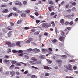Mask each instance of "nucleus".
<instances>
[{"instance_id":"obj_1","label":"nucleus","mask_w":78,"mask_h":78,"mask_svg":"<svg viewBox=\"0 0 78 78\" xmlns=\"http://www.w3.org/2000/svg\"><path fill=\"white\" fill-rule=\"evenodd\" d=\"M64 67L65 68H66V69H64V71L66 72H68L69 70H70V71H72L73 70L72 66L70 64L65 65Z\"/></svg>"},{"instance_id":"obj_2","label":"nucleus","mask_w":78,"mask_h":78,"mask_svg":"<svg viewBox=\"0 0 78 78\" xmlns=\"http://www.w3.org/2000/svg\"><path fill=\"white\" fill-rule=\"evenodd\" d=\"M64 31L65 32L63 31H61V35H62L63 36H64V37H66V35L68 33H69V31L67 30V29H65Z\"/></svg>"},{"instance_id":"obj_3","label":"nucleus","mask_w":78,"mask_h":78,"mask_svg":"<svg viewBox=\"0 0 78 78\" xmlns=\"http://www.w3.org/2000/svg\"><path fill=\"white\" fill-rule=\"evenodd\" d=\"M6 44L7 45H8L9 47H14L16 46V44L14 43H11V42H6Z\"/></svg>"},{"instance_id":"obj_4","label":"nucleus","mask_w":78,"mask_h":78,"mask_svg":"<svg viewBox=\"0 0 78 78\" xmlns=\"http://www.w3.org/2000/svg\"><path fill=\"white\" fill-rule=\"evenodd\" d=\"M12 52L13 53H17V52H18V53H23V51L21 50L18 51L16 50H12Z\"/></svg>"},{"instance_id":"obj_5","label":"nucleus","mask_w":78,"mask_h":78,"mask_svg":"<svg viewBox=\"0 0 78 78\" xmlns=\"http://www.w3.org/2000/svg\"><path fill=\"white\" fill-rule=\"evenodd\" d=\"M42 27L44 28H48V24L47 23H44L43 24Z\"/></svg>"},{"instance_id":"obj_6","label":"nucleus","mask_w":78,"mask_h":78,"mask_svg":"<svg viewBox=\"0 0 78 78\" xmlns=\"http://www.w3.org/2000/svg\"><path fill=\"white\" fill-rule=\"evenodd\" d=\"M33 50L35 53H39L40 52V50L38 49H34Z\"/></svg>"},{"instance_id":"obj_7","label":"nucleus","mask_w":78,"mask_h":78,"mask_svg":"<svg viewBox=\"0 0 78 78\" xmlns=\"http://www.w3.org/2000/svg\"><path fill=\"white\" fill-rule=\"evenodd\" d=\"M56 62H58V64H62V61L60 59H57L56 60Z\"/></svg>"},{"instance_id":"obj_8","label":"nucleus","mask_w":78,"mask_h":78,"mask_svg":"<svg viewBox=\"0 0 78 78\" xmlns=\"http://www.w3.org/2000/svg\"><path fill=\"white\" fill-rule=\"evenodd\" d=\"M64 39H65V38L64 37L62 36L60 37L59 38V40H60L61 41H63V42L64 41Z\"/></svg>"},{"instance_id":"obj_9","label":"nucleus","mask_w":78,"mask_h":78,"mask_svg":"<svg viewBox=\"0 0 78 78\" xmlns=\"http://www.w3.org/2000/svg\"><path fill=\"white\" fill-rule=\"evenodd\" d=\"M53 9L54 8V6H52V5H51L50 7H48V9L49 11H52V9Z\"/></svg>"},{"instance_id":"obj_10","label":"nucleus","mask_w":78,"mask_h":78,"mask_svg":"<svg viewBox=\"0 0 78 78\" xmlns=\"http://www.w3.org/2000/svg\"><path fill=\"white\" fill-rule=\"evenodd\" d=\"M2 12L3 13H8L9 12L8 10L7 9H6L2 11Z\"/></svg>"},{"instance_id":"obj_11","label":"nucleus","mask_w":78,"mask_h":78,"mask_svg":"<svg viewBox=\"0 0 78 78\" xmlns=\"http://www.w3.org/2000/svg\"><path fill=\"white\" fill-rule=\"evenodd\" d=\"M8 36L9 37H10V36H11V35H12V31H9L8 33Z\"/></svg>"},{"instance_id":"obj_12","label":"nucleus","mask_w":78,"mask_h":78,"mask_svg":"<svg viewBox=\"0 0 78 78\" xmlns=\"http://www.w3.org/2000/svg\"><path fill=\"white\" fill-rule=\"evenodd\" d=\"M42 62V60H39L37 61L35 63V64H41V62Z\"/></svg>"},{"instance_id":"obj_13","label":"nucleus","mask_w":78,"mask_h":78,"mask_svg":"<svg viewBox=\"0 0 78 78\" xmlns=\"http://www.w3.org/2000/svg\"><path fill=\"white\" fill-rule=\"evenodd\" d=\"M2 31L4 33H7L8 31V30H7V29L6 28L3 29Z\"/></svg>"},{"instance_id":"obj_14","label":"nucleus","mask_w":78,"mask_h":78,"mask_svg":"<svg viewBox=\"0 0 78 78\" xmlns=\"http://www.w3.org/2000/svg\"><path fill=\"white\" fill-rule=\"evenodd\" d=\"M16 5H19L20 6H22V3L21 2H20L18 3H15Z\"/></svg>"},{"instance_id":"obj_15","label":"nucleus","mask_w":78,"mask_h":78,"mask_svg":"<svg viewBox=\"0 0 78 78\" xmlns=\"http://www.w3.org/2000/svg\"><path fill=\"white\" fill-rule=\"evenodd\" d=\"M51 41L53 43H56V42H58V40H56V39L52 40Z\"/></svg>"},{"instance_id":"obj_16","label":"nucleus","mask_w":78,"mask_h":78,"mask_svg":"<svg viewBox=\"0 0 78 78\" xmlns=\"http://www.w3.org/2000/svg\"><path fill=\"white\" fill-rule=\"evenodd\" d=\"M10 73L11 75H15V74H16V73L14 71H11L10 72Z\"/></svg>"},{"instance_id":"obj_17","label":"nucleus","mask_w":78,"mask_h":78,"mask_svg":"<svg viewBox=\"0 0 78 78\" xmlns=\"http://www.w3.org/2000/svg\"><path fill=\"white\" fill-rule=\"evenodd\" d=\"M20 44V42H18L16 43V45H17V46H18V47H21Z\"/></svg>"},{"instance_id":"obj_18","label":"nucleus","mask_w":78,"mask_h":78,"mask_svg":"<svg viewBox=\"0 0 78 78\" xmlns=\"http://www.w3.org/2000/svg\"><path fill=\"white\" fill-rule=\"evenodd\" d=\"M60 22L62 24V25H63L64 23V20L63 19H61L60 20Z\"/></svg>"},{"instance_id":"obj_19","label":"nucleus","mask_w":78,"mask_h":78,"mask_svg":"<svg viewBox=\"0 0 78 78\" xmlns=\"http://www.w3.org/2000/svg\"><path fill=\"white\" fill-rule=\"evenodd\" d=\"M31 59L32 60V61H37V58H36L33 57L31 58Z\"/></svg>"},{"instance_id":"obj_20","label":"nucleus","mask_w":78,"mask_h":78,"mask_svg":"<svg viewBox=\"0 0 78 78\" xmlns=\"http://www.w3.org/2000/svg\"><path fill=\"white\" fill-rule=\"evenodd\" d=\"M21 17H25L26 16L25 13H22L21 14Z\"/></svg>"},{"instance_id":"obj_21","label":"nucleus","mask_w":78,"mask_h":78,"mask_svg":"<svg viewBox=\"0 0 78 78\" xmlns=\"http://www.w3.org/2000/svg\"><path fill=\"white\" fill-rule=\"evenodd\" d=\"M49 4L51 5H53V2L52 1H48Z\"/></svg>"},{"instance_id":"obj_22","label":"nucleus","mask_w":78,"mask_h":78,"mask_svg":"<svg viewBox=\"0 0 78 78\" xmlns=\"http://www.w3.org/2000/svg\"><path fill=\"white\" fill-rule=\"evenodd\" d=\"M9 57H10V56H9V55H5L4 56V58H5V59H8V58H9Z\"/></svg>"},{"instance_id":"obj_23","label":"nucleus","mask_w":78,"mask_h":78,"mask_svg":"<svg viewBox=\"0 0 78 78\" xmlns=\"http://www.w3.org/2000/svg\"><path fill=\"white\" fill-rule=\"evenodd\" d=\"M46 60L47 61H48V62H49V63L50 64H51V63H52V61L51 60H49L48 59H47Z\"/></svg>"},{"instance_id":"obj_24","label":"nucleus","mask_w":78,"mask_h":78,"mask_svg":"<svg viewBox=\"0 0 78 78\" xmlns=\"http://www.w3.org/2000/svg\"><path fill=\"white\" fill-rule=\"evenodd\" d=\"M3 62H4V63L6 64L7 62H9V60H7V59H5L3 61Z\"/></svg>"},{"instance_id":"obj_25","label":"nucleus","mask_w":78,"mask_h":78,"mask_svg":"<svg viewBox=\"0 0 78 78\" xmlns=\"http://www.w3.org/2000/svg\"><path fill=\"white\" fill-rule=\"evenodd\" d=\"M44 68L45 69H46L47 70H48V69H50V68H49L48 67L46 66H44Z\"/></svg>"},{"instance_id":"obj_26","label":"nucleus","mask_w":78,"mask_h":78,"mask_svg":"<svg viewBox=\"0 0 78 78\" xmlns=\"http://www.w3.org/2000/svg\"><path fill=\"white\" fill-rule=\"evenodd\" d=\"M13 15L14 17H17L18 16V14L17 13H13Z\"/></svg>"},{"instance_id":"obj_27","label":"nucleus","mask_w":78,"mask_h":78,"mask_svg":"<svg viewBox=\"0 0 78 78\" xmlns=\"http://www.w3.org/2000/svg\"><path fill=\"white\" fill-rule=\"evenodd\" d=\"M34 61H30L29 62L30 64H31L32 65H33V64H35V63H34Z\"/></svg>"},{"instance_id":"obj_28","label":"nucleus","mask_w":78,"mask_h":78,"mask_svg":"<svg viewBox=\"0 0 78 78\" xmlns=\"http://www.w3.org/2000/svg\"><path fill=\"white\" fill-rule=\"evenodd\" d=\"M22 22V20H19L18 21V22H17V23L18 24H20V23H21Z\"/></svg>"},{"instance_id":"obj_29","label":"nucleus","mask_w":78,"mask_h":78,"mask_svg":"<svg viewBox=\"0 0 78 78\" xmlns=\"http://www.w3.org/2000/svg\"><path fill=\"white\" fill-rule=\"evenodd\" d=\"M50 75V73H45V76H48Z\"/></svg>"},{"instance_id":"obj_30","label":"nucleus","mask_w":78,"mask_h":78,"mask_svg":"<svg viewBox=\"0 0 78 78\" xmlns=\"http://www.w3.org/2000/svg\"><path fill=\"white\" fill-rule=\"evenodd\" d=\"M72 10L73 11H76V9L75 7H73L72 8Z\"/></svg>"},{"instance_id":"obj_31","label":"nucleus","mask_w":78,"mask_h":78,"mask_svg":"<svg viewBox=\"0 0 78 78\" xmlns=\"http://www.w3.org/2000/svg\"><path fill=\"white\" fill-rule=\"evenodd\" d=\"M66 17H68V18H69V19H70V18H71V15H66Z\"/></svg>"},{"instance_id":"obj_32","label":"nucleus","mask_w":78,"mask_h":78,"mask_svg":"<svg viewBox=\"0 0 78 78\" xmlns=\"http://www.w3.org/2000/svg\"><path fill=\"white\" fill-rule=\"evenodd\" d=\"M13 9L14 11H17V10L18 9H17V8L16 7H13Z\"/></svg>"},{"instance_id":"obj_33","label":"nucleus","mask_w":78,"mask_h":78,"mask_svg":"<svg viewBox=\"0 0 78 78\" xmlns=\"http://www.w3.org/2000/svg\"><path fill=\"white\" fill-rule=\"evenodd\" d=\"M16 12H17V13H22V12L19 10L18 9L16 11Z\"/></svg>"},{"instance_id":"obj_34","label":"nucleus","mask_w":78,"mask_h":78,"mask_svg":"<svg viewBox=\"0 0 78 78\" xmlns=\"http://www.w3.org/2000/svg\"><path fill=\"white\" fill-rule=\"evenodd\" d=\"M7 5H1V8H5V7H6Z\"/></svg>"},{"instance_id":"obj_35","label":"nucleus","mask_w":78,"mask_h":78,"mask_svg":"<svg viewBox=\"0 0 78 78\" xmlns=\"http://www.w3.org/2000/svg\"><path fill=\"white\" fill-rule=\"evenodd\" d=\"M75 62V60H71L69 61V62Z\"/></svg>"},{"instance_id":"obj_36","label":"nucleus","mask_w":78,"mask_h":78,"mask_svg":"<svg viewBox=\"0 0 78 78\" xmlns=\"http://www.w3.org/2000/svg\"><path fill=\"white\" fill-rule=\"evenodd\" d=\"M13 15V13H10L8 15V17H10L12 16Z\"/></svg>"},{"instance_id":"obj_37","label":"nucleus","mask_w":78,"mask_h":78,"mask_svg":"<svg viewBox=\"0 0 78 78\" xmlns=\"http://www.w3.org/2000/svg\"><path fill=\"white\" fill-rule=\"evenodd\" d=\"M39 34V33L38 31H37L34 33V35H37V34Z\"/></svg>"},{"instance_id":"obj_38","label":"nucleus","mask_w":78,"mask_h":78,"mask_svg":"<svg viewBox=\"0 0 78 78\" xmlns=\"http://www.w3.org/2000/svg\"><path fill=\"white\" fill-rule=\"evenodd\" d=\"M55 31L56 32V34H57V33H58V29H57L56 27H55Z\"/></svg>"},{"instance_id":"obj_39","label":"nucleus","mask_w":78,"mask_h":78,"mask_svg":"<svg viewBox=\"0 0 78 78\" xmlns=\"http://www.w3.org/2000/svg\"><path fill=\"white\" fill-rule=\"evenodd\" d=\"M31 40H30V39H29L28 40H27V41H26V42L27 43H30V42H31Z\"/></svg>"},{"instance_id":"obj_40","label":"nucleus","mask_w":78,"mask_h":78,"mask_svg":"<svg viewBox=\"0 0 78 78\" xmlns=\"http://www.w3.org/2000/svg\"><path fill=\"white\" fill-rule=\"evenodd\" d=\"M31 78H36V76L35 75H33L31 76Z\"/></svg>"},{"instance_id":"obj_41","label":"nucleus","mask_w":78,"mask_h":78,"mask_svg":"<svg viewBox=\"0 0 78 78\" xmlns=\"http://www.w3.org/2000/svg\"><path fill=\"white\" fill-rule=\"evenodd\" d=\"M47 51V49H42V51H43V52H45V51Z\"/></svg>"},{"instance_id":"obj_42","label":"nucleus","mask_w":78,"mask_h":78,"mask_svg":"<svg viewBox=\"0 0 78 78\" xmlns=\"http://www.w3.org/2000/svg\"><path fill=\"white\" fill-rule=\"evenodd\" d=\"M62 57L64 58H67V57L66 55H63L62 56Z\"/></svg>"},{"instance_id":"obj_43","label":"nucleus","mask_w":78,"mask_h":78,"mask_svg":"<svg viewBox=\"0 0 78 78\" xmlns=\"http://www.w3.org/2000/svg\"><path fill=\"white\" fill-rule=\"evenodd\" d=\"M16 61H12L11 62V63L12 64H16Z\"/></svg>"},{"instance_id":"obj_44","label":"nucleus","mask_w":78,"mask_h":78,"mask_svg":"<svg viewBox=\"0 0 78 78\" xmlns=\"http://www.w3.org/2000/svg\"><path fill=\"white\" fill-rule=\"evenodd\" d=\"M36 29H32L31 30V31L33 33H34V32H35V31H36Z\"/></svg>"},{"instance_id":"obj_45","label":"nucleus","mask_w":78,"mask_h":78,"mask_svg":"<svg viewBox=\"0 0 78 78\" xmlns=\"http://www.w3.org/2000/svg\"><path fill=\"white\" fill-rule=\"evenodd\" d=\"M76 69H77V67H76V66H74L73 67V69H74V70H76Z\"/></svg>"},{"instance_id":"obj_46","label":"nucleus","mask_w":78,"mask_h":78,"mask_svg":"<svg viewBox=\"0 0 78 78\" xmlns=\"http://www.w3.org/2000/svg\"><path fill=\"white\" fill-rule=\"evenodd\" d=\"M35 22H36V23H39V22H40V20H36L35 21Z\"/></svg>"},{"instance_id":"obj_47","label":"nucleus","mask_w":78,"mask_h":78,"mask_svg":"<svg viewBox=\"0 0 78 78\" xmlns=\"http://www.w3.org/2000/svg\"><path fill=\"white\" fill-rule=\"evenodd\" d=\"M35 15H36V16H39V14L38 13V12H36L35 13Z\"/></svg>"},{"instance_id":"obj_48","label":"nucleus","mask_w":78,"mask_h":78,"mask_svg":"<svg viewBox=\"0 0 78 78\" xmlns=\"http://www.w3.org/2000/svg\"><path fill=\"white\" fill-rule=\"evenodd\" d=\"M10 23L12 27V26H14V23H13L11 22Z\"/></svg>"},{"instance_id":"obj_49","label":"nucleus","mask_w":78,"mask_h":78,"mask_svg":"<svg viewBox=\"0 0 78 78\" xmlns=\"http://www.w3.org/2000/svg\"><path fill=\"white\" fill-rule=\"evenodd\" d=\"M32 68H34L35 69H37V70H39V68H37V67H35L34 66H32Z\"/></svg>"},{"instance_id":"obj_50","label":"nucleus","mask_w":78,"mask_h":78,"mask_svg":"<svg viewBox=\"0 0 78 78\" xmlns=\"http://www.w3.org/2000/svg\"><path fill=\"white\" fill-rule=\"evenodd\" d=\"M23 53L20 54L18 55V56H23Z\"/></svg>"},{"instance_id":"obj_51","label":"nucleus","mask_w":78,"mask_h":78,"mask_svg":"<svg viewBox=\"0 0 78 78\" xmlns=\"http://www.w3.org/2000/svg\"><path fill=\"white\" fill-rule=\"evenodd\" d=\"M0 72H3V68L2 67H1L0 68Z\"/></svg>"},{"instance_id":"obj_52","label":"nucleus","mask_w":78,"mask_h":78,"mask_svg":"<svg viewBox=\"0 0 78 78\" xmlns=\"http://www.w3.org/2000/svg\"><path fill=\"white\" fill-rule=\"evenodd\" d=\"M45 58V55H41V59H44Z\"/></svg>"},{"instance_id":"obj_53","label":"nucleus","mask_w":78,"mask_h":78,"mask_svg":"<svg viewBox=\"0 0 78 78\" xmlns=\"http://www.w3.org/2000/svg\"><path fill=\"white\" fill-rule=\"evenodd\" d=\"M50 16H53V15H55V13H54V12L51 13L50 14Z\"/></svg>"},{"instance_id":"obj_54","label":"nucleus","mask_w":78,"mask_h":78,"mask_svg":"<svg viewBox=\"0 0 78 78\" xmlns=\"http://www.w3.org/2000/svg\"><path fill=\"white\" fill-rule=\"evenodd\" d=\"M48 33L47 32H45L44 34V36H48Z\"/></svg>"},{"instance_id":"obj_55","label":"nucleus","mask_w":78,"mask_h":78,"mask_svg":"<svg viewBox=\"0 0 78 78\" xmlns=\"http://www.w3.org/2000/svg\"><path fill=\"white\" fill-rule=\"evenodd\" d=\"M29 28H30V27H25L24 28V29L25 30H29Z\"/></svg>"},{"instance_id":"obj_56","label":"nucleus","mask_w":78,"mask_h":78,"mask_svg":"<svg viewBox=\"0 0 78 78\" xmlns=\"http://www.w3.org/2000/svg\"><path fill=\"white\" fill-rule=\"evenodd\" d=\"M67 28L68 30H70L71 29V27H67Z\"/></svg>"},{"instance_id":"obj_57","label":"nucleus","mask_w":78,"mask_h":78,"mask_svg":"<svg viewBox=\"0 0 78 78\" xmlns=\"http://www.w3.org/2000/svg\"><path fill=\"white\" fill-rule=\"evenodd\" d=\"M67 12H68L69 13H70V12H71V10L70 9H69L66 11Z\"/></svg>"},{"instance_id":"obj_58","label":"nucleus","mask_w":78,"mask_h":78,"mask_svg":"<svg viewBox=\"0 0 78 78\" xmlns=\"http://www.w3.org/2000/svg\"><path fill=\"white\" fill-rule=\"evenodd\" d=\"M28 73V71H26L24 72V74L26 75Z\"/></svg>"},{"instance_id":"obj_59","label":"nucleus","mask_w":78,"mask_h":78,"mask_svg":"<svg viewBox=\"0 0 78 78\" xmlns=\"http://www.w3.org/2000/svg\"><path fill=\"white\" fill-rule=\"evenodd\" d=\"M25 12H27V13H29V12H30V10H26Z\"/></svg>"},{"instance_id":"obj_60","label":"nucleus","mask_w":78,"mask_h":78,"mask_svg":"<svg viewBox=\"0 0 78 78\" xmlns=\"http://www.w3.org/2000/svg\"><path fill=\"white\" fill-rule=\"evenodd\" d=\"M69 23L68 21H66L65 22V24L66 25H68V24H69Z\"/></svg>"},{"instance_id":"obj_61","label":"nucleus","mask_w":78,"mask_h":78,"mask_svg":"<svg viewBox=\"0 0 78 78\" xmlns=\"http://www.w3.org/2000/svg\"><path fill=\"white\" fill-rule=\"evenodd\" d=\"M72 5H73V6H75L76 5V3L74 2L72 3Z\"/></svg>"},{"instance_id":"obj_62","label":"nucleus","mask_w":78,"mask_h":78,"mask_svg":"<svg viewBox=\"0 0 78 78\" xmlns=\"http://www.w3.org/2000/svg\"><path fill=\"white\" fill-rule=\"evenodd\" d=\"M23 4H24V5H27V2L24 1L23 2Z\"/></svg>"},{"instance_id":"obj_63","label":"nucleus","mask_w":78,"mask_h":78,"mask_svg":"<svg viewBox=\"0 0 78 78\" xmlns=\"http://www.w3.org/2000/svg\"><path fill=\"white\" fill-rule=\"evenodd\" d=\"M27 51H32V49H28L27 50Z\"/></svg>"},{"instance_id":"obj_64","label":"nucleus","mask_w":78,"mask_h":78,"mask_svg":"<svg viewBox=\"0 0 78 78\" xmlns=\"http://www.w3.org/2000/svg\"><path fill=\"white\" fill-rule=\"evenodd\" d=\"M49 50L50 51H51V52H52V48H49Z\"/></svg>"}]
</instances>
